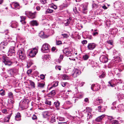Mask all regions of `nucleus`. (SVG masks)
<instances>
[{
	"label": "nucleus",
	"mask_w": 124,
	"mask_h": 124,
	"mask_svg": "<svg viewBox=\"0 0 124 124\" xmlns=\"http://www.w3.org/2000/svg\"><path fill=\"white\" fill-rule=\"evenodd\" d=\"M50 47V46L48 44L45 43L42 45L41 50L43 52H47L49 51Z\"/></svg>",
	"instance_id": "nucleus-1"
},
{
	"label": "nucleus",
	"mask_w": 124,
	"mask_h": 124,
	"mask_svg": "<svg viewBox=\"0 0 124 124\" xmlns=\"http://www.w3.org/2000/svg\"><path fill=\"white\" fill-rule=\"evenodd\" d=\"M29 50L30 51L29 55L30 57H34L36 55L38 51V49L36 47Z\"/></svg>",
	"instance_id": "nucleus-2"
},
{
	"label": "nucleus",
	"mask_w": 124,
	"mask_h": 124,
	"mask_svg": "<svg viewBox=\"0 0 124 124\" xmlns=\"http://www.w3.org/2000/svg\"><path fill=\"white\" fill-rule=\"evenodd\" d=\"M63 52L67 57L71 56L72 54L71 50L68 48L64 49Z\"/></svg>",
	"instance_id": "nucleus-3"
},
{
	"label": "nucleus",
	"mask_w": 124,
	"mask_h": 124,
	"mask_svg": "<svg viewBox=\"0 0 124 124\" xmlns=\"http://www.w3.org/2000/svg\"><path fill=\"white\" fill-rule=\"evenodd\" d=\"M15 48L14 46H11L8 52L10 56L14 55L16 53Z\"/></svg>",
	"instance_id": "nucleus-4"
},
{
	"label": "nucleus",
	"mask_w": 124,
	"mask_h": 124,
	"mask_svg": "<svg viewBox=\"0 0 124 124\" xmlns=\"http://www.w3.org/2000/svg\"><path fill=\"white\" fill-rule=\"evenodd\" d=\"M81 73V71L78 69H75L73 71L72 76L74 78H75L78 76Z\"/></svg>",
	"instance_id": "nucleus-5"
},
{
	"label": "nucleus",
	"mask_w": 124,
	"mask_h": 124,
	"mask_svg": "<svg viewBox=\"0 0 124 124\" xmlns=\"http://www.w3.org/2000/svg\"><path fill=\"white\" fill-rule=\"evenodd\" d=\"M36 13V12L32 13L30 12H25V14L27 16H28L29 18L33 19L35 17Z\"/></svg>",
	"instance_id": "nucleus-6"
},
{
	"label": "nucleus",
	"mask_w": 124,
	"mask_h": 124,
	"mask_svg": "<svg viewBox=\"0 0 124 124\" xmlns=\"http://www.w3.org/2000/svg\"><path fill=\"white\" fill-rule=\"evenodd\" d=\"M3 61L6 65L10 66L12 63V62L7 57H4L3 59Z\"/></svg>",
	"instance_id": "nucleus-7"
},
{
	"label": "nucleus",
	"mask_w": 124,
	"mask_h": 124,
	"mask_svg": "<svg viewBox=\"0 0 124 124\" xmlns=\"http://www.w3.org/2000/svg\"><path fill=\"white\" fill-rule=\"evenodd\" d=\"M100 60L101 61L102 63H106L108 61V58L106 56L102 55L100 56Z\"/></svg>",
	"instance_id": "nucleus-8"
},
{
	"label": "nucleus",
	"mask_w": 124,
	"mask_h": 124,
	"mask_svg": "<svg viewBox=\"0 0 124 124\" xmlns=\"http://www.w3.org/2000/svg\"><path fill=\"white\" fill-rule=\"evenodd\" d=\"M55 115L54 114H51L49 116V120L51 123H54L55 122Z\"/></svg>",
	"instance_id": "nucleus-9"
},
{
	"label": "nucleus",
	"mask_w": 124,
	"mask_h": 124,
	"mask_svg": "<svg viewBox=\"0 0 124 124\" xmlns=\"http://www.w3.org/2000/svg\"><path fill=\"white\" fill-rule=\"evenodd\" d=\"M95 44L94 43H89L87 46V47L89 49L92 50L95 47Z\"/></svg>",
	"instance_id": "nucleus-10"
},
{
	"label": "nucleus",
	"mask_w": 124,
	"mask_h": 124,
	"mask_svg": "<svg viewBox=\"0 0 124 124\" xmlns=\"http://www.w3.org/2000/svg\"><path fill=\"white\" fill-rule=\"evenodd\" d=\"M30 25L32 26H37L39 24L37 21L34 20L31 21L30 22Z\"/></svg>",
	"instance_id": "nucleus-11"
},
{
	"label": "nucleus",
	"mask_w": 124,
	"mask_h": 124,
	"mask_svg": "<svg viewBox=\"0 0 124 124\" xmlns=\"http://www.w3.org/2000/svg\"><path fill=\"white\" fill-rule=\"evenodd\" d=\"M45 85V83L43 81H42L41 82H39L38 83V87L40 88H43L44 86Z\"/></svg>",
	"instance_id": "nucleus-12"
},
{
	"label": "nucleus",
	"mask_w": 124,
	"mask_h": 124,
	"mask_svg": "<svg viewBox=\"0 0 124 124\" xmlns=\"http://www.w3.org/2000/svg\"><path fill=\"white\" fill-rule=\"evenodd\" d=\"M21 116L19 112L16 114V116H15V119L17 121H20L21 119Z\"/></svg>",
	"instance_id": "nucleus-13"
},
{
	"label": "nucleus",
	"mask_w": 124,
	"mask_h": 124,
	"mask_svg": "<svg viewBox=\"0 0 124 124\" xmlns=\"http://www.w3.org/2000/svg\"><path fill=\"white\" fill-rule=\"evenodd\" d=\"M10 23V26L12 28H16L17 26L18 23L15 21H12Z\"/></svg>",
	"instance_id": "nucleus-14"
},
{
	"label": "nucleus",
	"mask_w": 124,
	"mask_h": 124,
	"mask_svg": "<svg viewBox=\"0 0 124 124\" xmlns=\"http://www.w3.org/2000/svg\"><path fill=\"white\" fill-rule=\"evenodd\" d=\"M8 44L7 42L4 41L2 42L0 44V47L1 49H4L5 48V46H6Z\"/></svg>",
	"instance_id": "nucleus-15"
},
{
	"label": "nucleus",
	"mask_w": 124,
	"mask_h": 124,
	"mask_svg": "<svg viewBox=\"0 0 124 124\" xmlns=\"http://www.w3.org/2000/svg\"><path fill=\"white\" fill-rule=\"evenodd\" d=\"M20 18H21L20 22L22 24H25L26 23V22L25 20L26 19V17L25 16H22L20 17Z\"/></svg>",
	"instance_id": "nucleus-16"
},
{
	"label": "nucleus",
	"mask_w": 124,
	"mask_h": 124,
	"mask_svg": "<svg viewBox=\"0 0 124 124\" xmlns=\"http://www.w3.org/2000/svg\"><path fill=\"white\" fill-rule=\"evenodd\" d=\"M60 103L58 101H56L54 103V106L56 107L57 109H59Z\"/></svg>",
	"instance_id": "nucleus-17"
},
{
	"label": "nucleus",
	"mask_w": 124,
	"mask_h": 124,
	"mask_svg": "<svg viewBox=\"0 0 124 124\" xmlns=\"http://www.w3.org/2000/svg\"><path fill=\"white\" fill-rule=\"evenodd\" d=\"M105 116L104 115H103L100 116H99L95 119L96 121L97 122H100L102 120V118Z\"/></svg>",
	"instance_id": "nucleus-18"
},
{
	"label": "nucleus",
	"mask_w": 124,
	"mask_h": 124,
	"mask_svg": "<svg viewBox=\"0 0 124 124\" xmlns=\"http://www.w3.org/2000/svg\"><path fill=\"white\" fill-rule=\"evenodd\" d=\"M22 54H25V51L23 48H21L19 50L17 54L19 55Z\"/></svg>",
	"instance_id": "nucleus-19"
},
{
	"label": "nucleus",
	"mask_w": 124,
	"mask_h": 124,
	"mask_svg": "<svg viewBox=\"0 0 124 124\" xmlns=\"http://www.w3.org/2000/svg\"><path fill=\"white\" fill-rule=\"evenodd\" d=\"M8 73L11 75H13L16 72V70L15 69H13L8 70Z\"/></svg>",
	"instance_id": "nucleus-20"
},
{
	"label": "nucleus",
	"mask_w": 124,
	"mask_h": 124,
	"mask_svg": "<svg viewBox=\"0 0 124 124\" xmlns=\"http://www.w3.org/2000/svg\"><path fill=\"white\" fill-rule=\"evenodd\" d=\"M71 20V18H70L68 19L65 20L64 21V24L65 26H67L70 23Z\"/></svg>",
	"instance_id": "nucleus-21"
},
{
	"label": "nucleus",
	"mask_w": 124,
	"mask_h": 124,
	"mask_svg": "<svg viewBox=\"0 0 124 124\" xmlns=\"http://www.w3.org/2000/svg\"><path fill=\"white\" fill-rule=\"evenodd\" d=\"M82 8V12L83 13L86 14V11L87 10V7L85 5H84L83 6Z\"/></svg>",
	"instance_id": "nucleus-22"
},
{
	"label": "nucleus",
	"mask_w": 124,
	"mask_h": 124,
	"mask_svg": "<svg viewBox=\"0 0 124 124\" xmlns=\"http://www.w3.org/2000/svg\"><path fill=\"white\" fill-rule=\"evenodd\" d=\"M50 114L47 111L44 112L43 113V116L44 117H47L49 116Z\"/></svg>",
	"instance_id": "nucleus-23"
},
{
	"label": "nucleus",
	"mask_w": 124,
	"mask_h": 124,
	"mask_svg": "<svg viewBox=\"0 0 124 124\" xmlns=\"http://www.w3.org/2000/svg\"><path fill=\"white\" fill-rule=\"evenodd\" d=\"M11 116V115H9L8 116H6L4 118V122H8Z\"/></svg>",
	"instance_id": "nucleus-24"
},
{
	"label": "nucleus",
	"mask_w": 124,
	"mask_h": 124,
	"mask_svg": "<svg viewBox=\"0 0 124 124\" xmlns=\"http://www.w3.org/2000/svg\"><path fill=\"white\" fill-rule=\"evenodd\" d=\"M13 4L15 8L17 9H19V5L18 3L15 2H14Z\"/></svg>",
	"instance_id": "nucleus-25"
},
{
	"label": "nucleus",
	"mask_w": 124,
	"mask_h": 124,
	"mask_svg": "<svg viewBox=\"0 0 124 124\" xmlns=\"http://www.w3.org/2000/svg\"><path fill=\"white\" fill-rule=\"evenodd\" d=\"M19 58L21 60H24L25 59L26 57V55L25 54H22L20 55H19Z\"/></svg>",
	"instance_id": "nucleus-26"
},
{
	"label": "nucleus",
	"mask_w": 124,
	"mask_h": 124,
	"mask_svg": "<svg viewBox=\"0 0 124 124\" xmlns=\"http://www.w3.org/2000/svg\"><path fill=\"white\" fill-rule=\"evenodd\" d=\"M30 101V100L28 98H25L22 101V103H25L26 104H28Z\"/></svg>",
	"instance_id": "nucleus-27"
},
{
	"label": "nucleus",
	"mask_w": 124,
	"mask_h": 124,
	"mask_svg": "<svg viewBox=\"0 0 124 124\" xmlns=\"http://www.w3.org/2000/svg\"><path fill=\"white\" fill-rule=\"evenodd\" d=\"M116 85L113 84L111 81H110L108 82V86H110L111 87H114Z\"/></svg>",
	"instance_id": "nucleus-28"
},
{
	"label": "nucleus",
	"mask_w": 124,
	"mask_h": 124,
	"mask_svg": "<svg viewBox=\"0 0 124 124\" xmlns=\"http://www.w3.org/2000/svg\"><path fill=\"white\" fill-rule=\"evenodd\" d=\"M56 93L54 90H52L51 92H50L49 94V95L50 96H53L55 95Z\"/></svg>",
	"instance_id": "nucleus-29"
},
{
	"label": "nucleus",
	"mask_w": 124,
	"mask_h": 124,
	"mask_svg": "<svg viewBox=\"0 0 124 124\" xmlns=\"http://www.w3.org/2000/svg\"><path fill=\"white\" fill-rule=\"evenodd\" d=\"M100 89V86L99 85H96L95 87H94V88L93 91H97Z\"/></svg>",
	"instance_id": "nucleus-30"
},
{
	"label": "nucleus",
	"mask_w": 124,
	"mask_h": 124,
	"mask_svg": "<svg viewBox=\"0 0 124 124\" xmlns=\"http://www.w3.org/2000/svg\"><path fill=\"white\" fill-rule=\"evenodd\" d=\"M96 101L98 104H100L102 103L103 102V100L101 99L97 98L96 100Z\"/></svg>",
	"instance_id": "nucleus-31"
},
{
	"label": "nucleus",
	"mask_w": 124,
	"mask_h": 124,
	"mask_svg": "<svg viewBox=\"0 0 124 124\" xmlns=\"http://www.w3.org/2000/svg\"><path fill=\"white\" fill-rule=\"evenodd\" d=\"M29 81L30 84L31 85V86L33 88H35V86L34 83L31 80H29Z\"/></svg>",
	"instance_id": "nucleus-32"
},
{
	"label": "nucleus",
	"mask_w": 124,
	"mask_h": 124,
	"mask_svg": "<svg viewBox=\"0 0 124 124\" xmlns=\"http://www.w3.org/2000/svg\"><path fill=\"white\" fill-rule=\"evenodd\" d=\"M0 94L2 96H3L5 94V92L4 90L2 89L0 90Z\"/></svg>",
	"instance_id": "nucleus-33"
},
{
	"label": "nucleus",
	"mask_w": 124,
	"mask_h": 124,
	"mask_svg": "<svg viewBox=\"0 0 124 124\" xmlns=\"http://www.w3.org/2000/svg\"><path fill=\"white\" fill-rule=\"evenodd\" d=\"M89 58V56L87 54H85L83 56V58L84 60H87Z\"/></svg>",
	"instance_id": "nucleus-34"
},
{
	"label": "nucleus",
	"mask_w": 124,
	"mask_h": 124,
	"mask_svg": "<svg viewBox=\"0 0 124 124\" xmlns=\"http://www.w3.org/2000/svg\"><path fill=\"white\" fill-rule=\"evenodd\" d=\"M58 81H55L54 82L53 84V87L57 86L58 85Z\"/></svg>",
	"instance_id": "nucleus-35"
},
{
	"label": "nucleus",
	"mask_w": 124,
	"mask_h": 124,
	"mask_svg": "<svg viewBox=\"0 0 124 124\" xmlns=\"http://www.w3.org/2000/svg\"><path fill=\"white\" fill-rule=\"evenodd\" d=\"M8 95L9 97L10 98L12 99L13 98V93L11 92H9L8 94Z\"/></svg>",
	"instance_id": "nucleus-36"
},
{
	"label": "nucleus",
	"mask_w": 124,
	"mask_h": 124,
	"mask_svg": "<svg viewBox=\"0 0 124 124\" xmlns=\"http://www.w3.org/2000/svg\"><path fill=\"white\" fill-rule=\"evenodd\" d=\"M53 12V10L51 9H47L46 11V13L47 14L48 13H51Z\"/></svg>",
	"instance_id": "nucleus-37"
},
{
	"label": "nucleus",
	"mask_w": 124,
	"mask_h": 124,
	"mask_svg": "<svg viewBox=\"0 0 124 124\" xmlns=\"http://www.w3.org/2000/svg\"><path fill=\"white\" fill-rule=\"evenodd\" d=\"M61 84L63 87H64L66 86L67 85H68V83L67 82H62L61 83Z\"/></svg>",
	"instance_id": "nucleus-38"
},
{
	"label": "nucleus",
	"mask_w": 124,
	"mask_h": 124,
	"mask_svg": "<svg viewBox=\"0 0 124 124\" xmlns=\"http://www.w3.org/2000/svg\"><path fill=\"white\" fill-rule=\"evenodd\" d=\"M69 78L67 74H64L63 75V79L66 80Z\"/></svg>",
	"instance_id": "nucleus-39"
},
{
	"label": "nucleus",
	"mask_w": 124,
	"mask_h": 124,
	"mask_svg": "<svg viewBox=\"0 0 124 124\" xmlns=\"http://www.w3.org/2000/svg\"><path fill=\"white\" fill-rule=\"evenodd\" d=\"M120 43L124 45V39L123 38H121L120 39Z\"/></svg>",
	"instance_id": "nucleus-40"
},
{
	"label": "nucleus",
	"mask_w": 124,
	"mask_h": 124,
	"mask_svg": "<svg viewBox=\"0 0 124 124\" xmlns=\"http://www.w3.org/2000/svg\"><path fill=\"white\" fill-rule=\"evenodd\" d=\"M62 8H65L68 7V5L67 4H63L62 5Z\"/></svg>",
	"instance_id": "nucleus-41"
},
{
	"label": "nucleus",
	"mask_w": 124,
	"mask_h": 124,
	"mask_svg": "<svg viewBox=\"0 0 124 124\" xmlns=\"http://www.w3.org/2000/svg\"><path fill=\"white\" fill-rule=\"evenodd\" d=\"M37 119V117L36 116L35 114L33 115L32 117V119L34 120H36Z\"/></svg>",
	"instance_id": "nucleus-42"
},
{
	"label": "nucleus",
	"mask_w": 124,
	"mask_h": 124,
	"mask_svg": "<svg viewBox=\"0 0 124 124\" xmlns=\"http://www.w3.org/2000/svg\"><path fill=\"white\" fill-rule=\"evenodd\" d=\"M105 76V74L104 73H103L102 74L99 76L100 78H104Z\"/></svg>",
	"instance_id": "nucleus-43"
},
{
	"label": "nucleus",
	"mask_w": 124,
	"mask_h": 124,
	"mask_svg": "<svg viewBox=\"0 0 124 124\" xmlns=\"http://www.w3.org/2000/svg\"><path fill=\"white\" fill-rule=\"evenodd\" d=\"M45 102L46 104L48 105H51V101H48V100H46L45 101Z\"/></svg>",
	"instance_id": "nucleus-44"
},
{
	"label": "nucleus",
	"mask_w": 124,
	"mask_h": 124,
	"mask_svg": "<svg viewBox=\"0 0 124 124\" xmlns=\"http://www.w3.org/2000/svg\"><path fill=\"white\" fill-rule=\"evenodd\" d=\"M47 0H40L41 3L42 4H45L46 3Z\"/></svg>",
	"instance_id": "nucleus-45"
},
{
	"label": "nucleus",
	"mask_w": 124,
	"mask_h": 124,
	"mask_svg": "<svg viewBox=\"0 0 124 124\" xmlns=\"http://www.w3.org/2000/svg\"><path fill=\"white\" fill-rule=\"evenodd\" d=\"M63 56L62 55H61L60 57V60L59 59V63H60V62L62 61V59H63Z\"/></svg>",
	"instance_id": "nucleus-46"
},
{
	"label": "nucleus",
	"mask_w": 124,
	"mask_h": 124,
	"mask_svg": "<svg viewBox=\"0 0 124 124\" xmlns=\"http://www.w3.org/2000/svg\"><path fill=\"white\" fill-rule=\"evenodd\" d=\"M87 119H90L91 118H92V116L91 115V114L90 113H89L87 114Z\"/></svg>",
	"instance_id": "nucleus-47"
},
{
	"label": "nucleus",
	"mask_w": 124,
	"mask_h": 124,
	"mask_svg": "<svg viewBox=\"0 0 124 124\" xmlns=\"http://www.w3.org/2000/svg\"><path fill=\"white\" fill-rule=\"evenodd\" d=\"M118 122L116 120H114L112 121V124H118Z\"/></svg>",
	"instance_id": "nucleus-48"
},
{
	"label": "nucleus",
	"mask_w": 124,
	"mask_h": 124,
	"mask_svg": "<svg viewBox=\"0 0 124 124\" xmlns=\"http://www.w3.org/2000/svg\"><path fill=\"white\" fill-rule=\"evenodd\" d=\"M32 64V63L30 61V62H28L27 65V66L28 67H29Z\"/></svg>",
	"instance_id": "nucleus-49"
},
{
	"label": "nucleus",
	"mask_w": 124,
	"mask_h": 124,
	"mask_svg": "<svg viewBox=\"0 0 124 124\" xmlns=\"http://www.w3.org/2000/svg\"><path fill=\"white\" fill-rule=\"evenodd\" d=\"M59 120L60 121H64V119L63 117H61L59 118Z\"/></svg>",
	"instance_id": "nucleus-50"
},
{
	"label": "nucleus",
	"mask_w": 124,
	"mask_h": 124,
	"mask_svg": "<svg viewBox=\"0 0 124 124\" xmlns=\"http://www.w3.org/2000/svg\"><path fill=\"white\" fill-rule=\"evenodd\" d=\"M8 101L10 104H12L14 103V101L11 99H9Z\"/></svg>",
	"instance_id": "nucleus-51"
},
{
	"label": "nucleus",
	"mask_w": 124,
	"mask_h": 124,
	"mask_svg": "<svg viewBox=\"0 0 124 124\" xmlns=\"http://www.w3.org/2000/svg\"><path fill=\"white\" fill-rule=\"evenodd\" d=\"M73 10L75 13H78V11H77L76 7H75L73 8Z\"/></svg>",
	"instance_id": "nucleus-52"
},
{
	"label": "nucleus",
	"mask_w": 124,
	"mask_h": 124,
	"mask_svg": "<svg viewBox=\"0 0 124 124\" xmlns=\"http://www.w3.org/2000/svg\"><path fill=\"white\" fill-rule=\"evenodd\" d=\"M56 44L57 45H59L62 44V42L60 41H56Z\"/></svg>",
	"instance_id": "nucleus-53"
},
{
	"label": "nucleus",
	"mask_w": 124,
	"mask_h": 124,
	"mask_svg": "<svg viewBox=\"0 0 124 124\" xmlns=\"http://www.w3.org/2000/svg\"><path fill=\"white\" fill-rule=\"evenodd\" d=\"M101 106L98 107L97 109L100 112H102V111H101Z\"/></svg>",
	"instance_id": "nucleus-54"
},
{
	"label": "nucleus",
	"mask_w": 124,
	"mask_h": 124,
	"mask_svg": "<svg viewBox=\"0 0 124 124\" xmlns=\"http://www.w3.org/2000/svg\"><path fill=\"white\" fill-rule=\"evenodd\" d=\"M87 43V41L86 40H84L82 41V43L83 44H86Z\"/></svg>",
	"instance_id": "nucleus-55"
},
{
	"label": "nucleus",
	"mask_w": 124,
	"mask_h": 124,
	"mask_svg": "<svg viewBox=\"0 0 124 124\" xmlns=\"http://www.w3.org/2000/svg\"><path fill=\"white\" fill-rule=\"evenodd\" d=\"M2 112L3 113L6 114L7 113V110L6 109H3L2 110Z\"/></svg>",
	"instance_id": "nucleus-56"
},
{
	"label": "nucleus",
	"mask_w": 124,
	"mask_h": 124,
	"mask_svg": "<svg viewBox=\"0 0 124 124\" xmlns=\"http://www.w3.org/2000/svg\"><path fill=\"white\" fill-rule=\"evenodd\" d=\"M55 69L56 70H61V67L60 66H56L55 67Z\"/></svg>",
	"instance_id": "nucleus-57"
},
{
	"label": "nucleus",
	"mask_w": 124,
	"mask_h": 124,
	"mask_svg": "<svg viewBox=\"0 0 124 124\" xmlns=\"http://www.w3.org/2000/svg\"><path fill=\"white\" fill-rule=\"evenodd\" d=\"M40 78L42 79H43L45 78V75L43 74H41L40 75Z\"/></svg>",
	"instance_id": "nucleus-58"
},
{
	"label": "nucleus",
	"mask_w": 124,
	"mask_h": 124,
	"mask_svg": "<svg viewBox=\"0 0 124 124\" xmlns=\"http://www.w3.org/2000/svg\"><path fill=\"white\" fill-rule=\"evenodd\" d=\"M91 109L89 108H87L86 109H85L84 110V111H85L86 112H88V110H91Z\"/></svg>",
	"instance_id": "nucleus-59"
},
{
	"label": "nucleus",
	"mask_w": 124,
	"mask_h": 124,
	"mask_svg": "<svg viewBox=\"0 0 124 124\" xmlns=\"http://www.w3.org/2000/svg\"><path fill=\"white\" fill-rule=\"evenodd\" d=\"M96 85L95 84H93L92 85L91 87V89L92 90H93V89L94 88V87H95Z\"/></svg>",
	"instance_id": "nucleus-60"
},
{
	"label": "nucleus",
	"mask_w": 124,
	"mask_h": 124,
	"mask_svg": "<svg viewBox=\"0 0 124 124\" xmlns=\"http://www.w3.org/2000/svg\"><path fill=\"white\" fill-rule=\"evenodd\" d=\"M107 42L108 43V44H110L111 45H112L113 44V42L111 41H110V40H109L108 41V42Z\"/></svg>",
	"instance_id": "nucleus-61"
},
{
	"label": "nucleus",
	"mask_w": 124,
	"mask_h": 124,
	"mask_svg": "<svg viewBox=\"0 0 124 124\" xmlns=\"http://www.w3.org/2000/svg\"><path fill=\"white\" fill-rule=\"evenodd\" d=\"M98 33L97 32H95L93 33V35L94 36H97L98 35Z\"/></svg>",
	"instance_id": "nucleus-62"
},
{
	"label": "nucleus",
	"mask_w": 124,
	"mask_h": 124,
	"mask_svg": "<svg viewBox=\"0 0 124 124\" xmlns=\"http://www.w3.org/2000/svg\"><path fill=\"white\" fill-rule=\"evenodd\" d=\"M31 72H32V71L31 70H28L27 72V74H28V75H29V74H30V73H31Z\"/></svg>",
	"instance_id": "nucleus-63"
},
{
	"label": "nucleus",
	"mask_w": 124,
	"mask_h": 124,
	"mask_svg": "<svg viewBox=\"0 0 124 124\" xmlns=\"http://www.w3.org/2000/svg\"><path fill=\"white\" fill-rule=\"evenodd\" d=\"M52 7L55 9H56L57 8V6L55 5L52 6Z\"/></svg>",
	"instance_id": "nucleus-64"
}]
</instances>
